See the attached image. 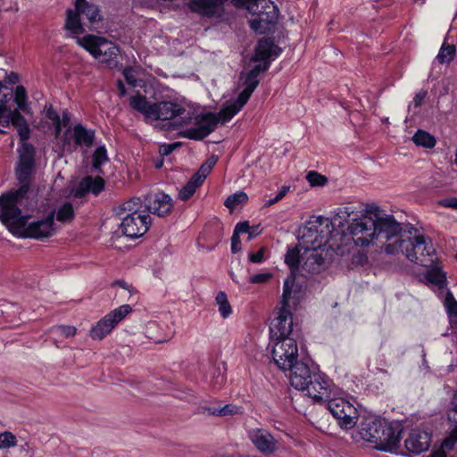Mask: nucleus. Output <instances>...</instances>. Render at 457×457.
I'll list each match as a JSON object with an SVG mask.
<instances>
[{
  "label": "nucleus",
  "instance_id": "1",
  "mask_svg": "<svg viewBox=\"0 0 457 457\" xmlns=\"http://www.w3.org/2000/svg\"><path fill=\"white\" fill-rule=\"evenodd\" d=\"M347 231L358 246L380 243L385 245L386 254L402 253L411 262L428 268L433 267L437 260L430 237L424 235L398 237L402 232L401 223L375 204L368 205L361 218H353Z\"/></svg>",
  "mask_w": 457,
  "mask_h": 457
},
{
  "label": "nucleus",
  "instance_id": "2",
  "mask_svg": "<svg viewBox=\"0 0 457 457\" xmlns=\"http://www.w3.org/2000/svg\"><path fill=\"white\" fill-rule=\"evenodd\" d=\"M19 160L15 169V176L19 187L14 192L0 196V220L6 226L20 230L30 218L29 214L22 215L18 205L28 211L37 207L39 187L35 183V147L23 142L18 148Z\"/></svg>",
  "mask_w": 457,
  "mask_h": 457
},
{
  "label": "nucleus",
  "instance_id": "3",
  "mask_svg": "<svg viewBox=\"0 0 457 457\" xmlns=\"http://www.w3.org/2000/svg\"><path fill=\"white\" fill-rule=\"evenodd\" d=\"M354 211L351 206H345L337 209V214L332 220L323 216H312L300 228L298 235L302 247H330L328 243L333 232L334 227L343 226L339 219L350 218Z\"/></svg>",
  "mask_w": 457,
  "mask_h": 457
},
{
  "label": "nucleus",
  "instance_id": "4",
  "mask_svg": "<svg viewBox=\"0 0 457 457\" xmlns=\"http://www.w3.org/2000/svg\"><path fill=\"white\" fill-rule=\"evenodd\" d=\"M361 439L373 445L382 452H395L399 448L401 438L400 426L393 427L386 420L368 417L360 424L358 431Z\"/></svg>",
  "mask_w": 457,
  "mask_h": 457
},
{
  "label": "nucleus",
  "instance_id": "5",
  "mask_svg": "<svg viewBox=\"0 0 457 457\" xmlns=\"http://www.w3.org/2000/svg\"><path fill=\"white\" fill-rule=\"evenodd\" d=\"M129 104L145 119L170 120L179 118V120L175 122L176 127L184 126L191 120V115L186 108L172 101L150 103L145 96L137 94L130 97Z\"/></svg>",
  "mask_w": 457,
  "mask_h": 457
},
{
  "label": "nucleus",
  "instance_id": "6",
  "mask_svg": "<svg viewBox=\"0 0 457 457\" xmlns=\"http://www.w3.org/2000/svg\"><path fill=\"white\" fill-rule=\"evenodd\" d=\"M232 3L256 16L249 21L250 28L256 33L264 34L278 22L279 11L271 0H232Z\"/></svg>",
  "mask_w": 457,
  "mask_h": 457
},
{
  "label": "nucleus",
  "instance_id": "7",
  "mask_svg": "<svg viewBox=\"0 0 457 457\" xmlns=\"http://www.w3.org/2000/svg\"><path fill=\"white\" fill-rule=\"evenodd\" d=\"M77 42L105 67L114 69L118 66L120 49L112 42L94 35L79 37Z\"/></svg>",
  "mask_w": 457,
  "mask_h": 457
},
{
  "label": "nucleus",
  "instance_id": "8",
  "mask_svg": "<svg viewBox=\"0 0 457 457\" xmlns=\"http://www.w3.org/2000/svg\"><path fill=\"white\" fill-rule=\"evenodd\" d=\"M328 401V409L337 420V424L343 429H351L358 422L359 414L356 407L348 400L338 397L329 398Z\"/></svg>",
  "mask_w": 457,
  "mask_h": 457
},
{
  "label": "nucleus",
  "instance_id": "9",
  "mask_svg": "<svg viewBox=\"0 0 457 457\" xmlns=\"http://www.w3.org/2000/svg\"><path fill=\"white\" fill-rule=\"evenodd\" d=\"M271 354L274 362L281 370H287L295 363L298 357V348L295 339L287 337L284 339L272 340Z\"/></svg>",
  "mask_w": 457,
  "mask_h": 457
},
{
  "label": "nucleus",
  "instance_id": "10",
  "mask_svg": "<svg viewBox=\"0 0 457 457\" xmlns=\"http://www.w3.org/2000/svg\"><path fill=\"white\" fill-rule=\"evenodd\" d=\"M131 312L132 307L129 304H123L108 312L91 328L89 331L91 338L102 340Z\"/></svg>",
  "mask_w": 457,
  "mask_h": 457
},
{
  "label": "nucleus",
  "instance_id": "11",
  "mask_svg": "<svg viewBox=\"0 0 457 457\" xmlns=\"http://www.w3.org/2000/svg\"><path fill=\"white\" fill-rule=\"evenodd\" d=\"M219 124L214 112H204L195 116V125L181 132V136L187 139L202 140L212 133Z\"/></svg>",
  "mask_w": 457,
  "mask_h": 457
},
{
  "label": "nucleus",
  "instance_id": "12",
  "mask_svg": "<svg viewBox=\"0 0 457 457\" xmlns=\"http://www.w3.org/2000/svg\"><path fill=\"white\" fill-rule=\"evenodd\" d=\"M95 140V131L87 129L82 124L75 125L72 129L65 131L62 139V148L73 152L78 147H91Z\"/></svg>",
  "mask_w": 457,
  "mask_h": 457
},
{
  "label": "nucleus",
  "instance_id": "13",
  "mask_svg": "<svg viewBox=\"0 0 457 457\" xmlns=\"http://www.w3.org/2000/svg\"><path fill=\"white\" fill-rule=\"evenodd\" d=\"M308 381L304 391L314 402H324L334 395L335 385L326 374L316 370L312 379Z\"/></svg>",
  "mask_w": 457,
  "mask_h": 457
},
{
  "label": "nucleus",
  "instance_id": "14",
  "mask_svg": "<svg viewBox=\"0 0 457 457\" xmlns=\"http://www.w3.org/2000/svg\"><path fill=\"white\" fill-rule=\"evenodd\" d=\"M55 230L54 212H51L42 220L27 222L19 231L22 237L40 240L54 236Z\"/></svg>",
  "mask_w": 457,
  "mask_h": 457
},
{
  "label": "nucleus",
  "instance_id": "15",
  "mask_svg": "<svg viewBox=\"0 0 457 457\" xmlns=\"http://www.w3.org/2000/svg\"><path fill=\"white\" fill-rule=\"evenodd\" d=\"M302 268L308 273H319L325 268V262L329 253V247H302Z\"/></svg>",
  "mask_w": 457,
  "mask_h": 457
},
{
  "label": "nucleus",
  "instance_id": "16",
  "mask_svg": "<svg viewBox=\"0 0 457 457\" xmlns=\"http://www.w3.org/2000/svg\"><path fill=\"white\" fill-rule=\"evenodd\" d=\"M228 0H187V7L204 18H221L225 13Z\"/></svg>",
  "mask_w": 457,
  "mask_h": 457
},
{
  "label": "nucleus",
  "instance_id": "17",
  "mask_svg": "<svg viewBox=\"0 0 457 457\" xmlns=\"http://www.w3.org/2000/svg\"><path fill=\"white\" fill-rule=\"evenodd\" d=\"M150 224L151 219L147 212L137 215L126 214L121 219L120 228L126 237L137 238L146 233Z\"/></svg>",
  "mask_w": 457,
  "mask_h": 457
},
{
  "label": "nucleus",
  "instance_id": "18",
  "mask_svg": "<svg viewBox=\"0 0 457 457\" xmlns=\"http://www.w3.org/2000/svg\"><path fill=\"white\" fill-rule=\"evenodd\" d=\"M144 208L145 212L164 217L171 212L172 199L162 192L149 193L144 195Z\"/></svg>",
  "mask_w": 457,
  "mask_h": 457
},
{
  "label": "nucleus",
  "instance_id": "19",
  "mask_svg": "<svg viewBox=\"0 0 457 457\" xmlns=\"http://www.w3.org/2000/svg\"><path fill=\"white\" fill-rule=\"evenodd\" d=\"M293 318L292 313L286 307H281L278 316L271 321L270 326V340L284 339L289 337L292 332Z\"/></svg>",
  "mask_w": 457,
  "mask_h": 457
},
{
  "label": "nucleus",
  "instance_id": "20",
  "mask_svg": "<svg viewBox=\"0 0 457 457\" xmlns=\"http://www.w3.org/2000/svg\"><path fill=\"white\" fill-rule=\"evenodd\" d=\"M249 439L255 448L263 455H270L277 450V441L273 436L262 428L249 431Z\"/></svg>",
  "mask_w": 457,
  "mask_h": 457
},
{
  "label": "nucleus",
  "instance_id": "21",
  "mask_svg": "<svg viewBox=\"0 0 457 457\" xmlns=\"http://www.w3.org/2000/svg\"><path fill=\"white\" fill-rule=\"evenodd\" d=\"M290 370L289 380L293 387L297 390L304 391L311 380L312 375L316 371L315 369L312 370L308 364L303 361H295L292 367L287 368Z\"/></svg>",
  "mask_w": 457,
  "mask_h": 457
},
{
  "label": "nucleus",
  "instance_id": "22",
  "mask_svg": "<svg viewBox=\"0 0 457 457\" xmlns=\"http://www.w3.org/2000/svg\"><path fill=\"white\" fill-rule=\"evenodd\" d=\"M431 435L424 430L412 429L404 441V446L409 453L420 454L428 450Z\"/></svg>",
  "mask_w": 457,
  "mask_h": 457
},
{
  "label": "nucleus",
  "instance_id": "23",
  "mask_svg": "<svg viewBox=\"0 0 457 457\" xmlns=\"http://www.w3.org/2000/svg\"><path fill=\"white\" fill-rule=\"evenodd\" d=\"M281 54V48L275 45L273 38L264 37L257 42L253 60L270 63Z\"/></svg>",
  "mask_w": 457,
  "mask_h": 457
},
{
  "label": "nucleus",
  "instance_id": "24",
  "mask_svg": "<svg viewBox=\"0 0 457 457\" xmlns=\"http://www.w3.org/2000/svg\"><path fill=\"white\" fill-rule=\"evenodd\" d=\"M104 186L105 181L101 177L87 176L79 182L73 190V195L79 198L84 197L88 193L97 195L104 189Z\"/></svg>",
  "mask_w": 457,
  "mask_h": 457
},
{
  "label": "nucleus",
  "instance_id": "25",
  "mask_svg": "<svg viewBox=\"0 0 457 457\" xmlns=\"http://www.w3.org/2000/svg\"><path fill=\"white\" fill-rule=\"evenodd\" d=\"M448 419L452 423L456 424L450 436L442 443L443 451H457V392L453 395L448 411Z\"/></svg>",
  "mask_w": 457,
  "mask_h": 457
},
{
  "label": "nucleus",
  "instance_id": "26",
  "mask_svg": "<svg viewBox=\"0 0 457 457\" xmlns=\"http://www.w3.org/2000/svg\"><path fill=\"white\" fill-rule=\"evenodd\" d=\"M302 249L297 245H289L285 254V262L290 269L292 273L298 271L300 265H302Z\"/></svg>",
  "mask_w": 457,
  "mask_h": 457
},
{
  "label": "nucleus",
  "instance_id": "27",
  "mask_svg": "<svg viewBox=\"0 0 457 457\" xmlns=\"http://www.w3.org/2000/svg\"><path fill=\"white\" fill-rule=\"evenodd\" d=\"M245 104H243V102L241 103L239 99L237 98L236 101L223 107L218 113H216L219 123H226L229 121L237 113L241 111Z\"/></svg>",
  "mask_w": 457,
  "mask_h": 457
},
{
  "label": "nucleus",
  "instance_id": "28",
  "mask_svg": "<svg viewBox=\"0 0 457 457\" xmlns=\"http://www.w3.org/2000/svg\"><path fill=\"white\" fill-rule=\"evenodd\" d=\"M259 85V79L257 77H253V75L247 73L245 80H244V86L245 88L243 91L238 95L237 98L239 101L243 104H246L253 94V92L255 90L257 86Z\"/></svg>",
  "mask_w": 457,
  "mask_h": 457
},
{
  "label": "nucleus",
  "instance_id": "29",
  "mask_svg": "<svg viewBox=\"0 0 457 457\" xmlns=\"http://www.w3.org/2000/svg\"><path fill=\"white\" fill-rule=\"evenodd\" d=\"M144 207V198L141 199L139 197H134L125 203H123L120 206V214L122 212H126V214H133L137 215L138 213H145V209H142Z\"/></svg>",
  "mask_w": 457,
  "mask_h": 457
},
{
  "label": "nucleus",
  "instance_id": "30",
  "mask_svg": "<svg viewBox=\"0 0 457 457\" xmlns=\"http://www.w3.org/2000/svg\"><path fill=\"white\" fill-rule=\"evenodd\" d=\"M80 14L79 12L74 9H69L67 11V18L65 22V28L70 30L73 34H80L83 32L84 29L81 25Z\"/></svg>",
  "mask_w": 457,
  "mask_h": 457
},
{
  "label": "nucleus",
  "instance_id": "31",
  "mask_svg": "<svg viewBox=\"0 0 457 457\" xmlns=\"http://www.w3.org/2000/svg\"><path fill=\"white\" fill-rule=\"evenodd\" d=\"M218 157L216 155H212L208 158L200 167L199 170L192 176L195 180H196L201 185L204 183L207 175L213 169L215 164L217 163Z\"/></svg>",
  "mask_w": 457,
  "mask_h": 457
},
{
  "label": "nucleus",
  "instance_id": "32",
  "mask_svg": "<svg viewBox=\"0 0 457 457\" xmlns=\"http://www.w3.org/2000/svg\"><path fill=\"white\" fill-rule=\"evenodd\" d=\"M456 47L454 45H449L445 42L441 46L439 52L436 57L441 64H449L455 57Z\"/></svg>",
  "mask_w": 457,
  "mask_h": 457
},
{
  "label": "nucleus",
  "instance_id": "33",
  "mask_svg": "<svg viewBox=\"0 0 457 457\" xmlns=\"http://www.w3.org/2000/svg\"><path fill=\"white\" fill-rule=\"evenodd\" d=\"M412 141L415 143L416 145L423 146L426 148H433L436 143V140L434 136L422 129H419L413 135Z\"/></svg>",
  "mask_w": 457,
  "mask_h": 457
},
{
  "label": "nucleus",
  "instance_id": "34",
  "mask_svg": "<svg viewBox=\"0 0 457 457\" xmlns=\"http://www.w3.org/2000/svg\"><path fill=\"white\" fill-rule=\"evenodd\" d=\"M54 212L56 220L60 222L67 223L71 222L74 219V208L69 202H65Z\"/></svg>",
  "mask_w": 457,
  "mask_h": 457
},
{
  "label": "nucleus",
  "instance_id": "35",
  "mask_svg": "<svg viewBox=\"0 0 457 457\" xmlns=\"http://www.w3.org/2000/svg\"><path fill=\"white\" fill-rule=\"evenodd\" d=\"M215 300L219 306V312L220 313V316L223 319L228 318L232 312V308L229 302L228 301V297L225 292L220 291L217 294Z\"/></svg>",
  "mask_w": 457,
  "mask_h": 457
},
{
  "label": "nucleus",
  "instance_id": "36",
  "mask_svg": "<svg viewBox=\"0 0 457 457\" xmlns=\"http://www.w3.org/2000/svg\"><path fill=\"white\" fill-rule=\"evenodd\" d=\"M426 278L428 282L443 288L446 282L445 274L438 269H430L426 273Z\"/></svg>",
  "mask_w": 457,
  "mask_h": 457
},
{
  "label": "nucleus",
  "instance_id": "37",
  "mask_svg": "<svg viewBox=\"0 0 457 457\" xmlns=\"http://www.w3.org/2000/svg\"><path fill=\"white\" fill-rule=\"evenodd\" d=\"M76 10L80 15H85L90 22H95L99 20V9L97 5L87 3L79 8H76Z\"/></svg>",
  "mask_w": 457,
  "mask_h": 457
},
{
  "label": "nucleus",
  "instance_id": "38",
  "mask_svg": "<svg viewBox=\"0 0 457 457\" xmlns=\"http://www.w3.org/2000/svg\"><path fill=\"white\" fill-rule=\"evenodd\" d=\"M108 161L107 151L106 148L103 146H98L92 156V166L95 170L99 171L101 170V166Z\"/></svg>",
  "mask_w": 457,
  "mask_h": 457
},
{
  "label": "nucleus",
  "instance_id": "39",
  "mask_svg": "<svg viewBox=\"0 0 457 457\" xmlns=\"http://www.w3.org/2000/svg\"><path fill=\"white\" fill-rule=\"evenodd\" d=\"M200 186L201 184L191 177L188 182L180 189L179 197L183 201H187L195 194L196 188Z\"/></svg>",
  "mask_w": 457,
  "mask_h": 457
},
{
  "label": "nucleus",
  "instance_id": "40",
  "mask_svg": "<svg viewBox=\"0 0 457 457\" xmlns=\"http://www.w3.org/2000/svg\"><path fill=\"white\" fill-rule=\"evenodd\" d=\"M209 412L214 416L224 417V416L234 415V414H237V413L241 412V407H238L234 404H226L221 408H212V409L210 408Z\"/></svg>",
  "mask_w": 457,
  "mask_h": 457
},
{
  "label": "nucleus",
  "instance_id": "41",
  "mask_svg": "<svg viewBox=\"0 0 457 457\" xmlns=\"http://www.w3.org/2000/svg\"><path fill=\"white\" fill-rule=\"evenodd\" d=\"M247 195L245 192H238L228 196L224 202V205L228 209H235L238 204L246 202Z\"/></svg>",
  "mask_w": 457,
  "mask_h": 457
},
{
  "label": "nucleus",
  "instance_id": "42",
  "mask_svg": "<svg viewBox=\"0 0 457 457\" xmlns=\"http://www.w3.org/2000/svg\"><path fill=\"white\" fill-rule=\"evenodd\" d=\"M50 331L63 337H71L76 335L77 328L73 326L59 325L51 328Z\"/></svg>",
  "mask_w": 457,
  "mask_h": 457
},
{
  "label": "nucleus",
  "instance_id": "43",
  "mask_svg": "<svg viewBox=\"0 0 457 457\" xmlns=\"http://www.w3.org/2000/svg\"><path fill=\"white\" fill-rule=\"evenodd\" d=\"M445 306L450 316H457V301L449 290L445 297Z\"/></svg>",
  "mask_w": 457,
  "mask_h": 457
},
{
  "label": "nucleus",
  "instance_id": "44",
  "mask_svg": "<svg viewBox=\"0 0 457 457\" xmlns=\"http://www.w3.org/2000/svg\"><path fill=\"white\" fill-rule=\"evenodd\" d=\"M17 443L16 436L11 432L0 433V449L14 446Z\"/></svg>",
  "mask_w": 457,
  "mask_h": 457
},
{
  "label": "nucleus",
  "instance_id": "45",
  "mask_svg": "<svg viewBox=\"0 0 457 457\" xmlns=\"http://www.w3.org/2000/svg\"><path fill=\"white\" fill-rule=\"evenodd\" d=\"M14 100L20 109H23L27 101V92L23 86H17L14 92Z\"/></svg>",
  "mask_w": 457,
  "mask_h": 457
},
{
  "label": "nucleus",
  "instance_id": "46",
  "mask_svg": "<svg viewBox=\"0 0 457 457\" xmlns=\"http://www.w3.org/2000/svg\"><path fill=\"white\" fill-rule=\"evenodd\" d=\"M306 179L311 186H324L328 181L325 176L320 175L316 171H310L307 174Z\"/></svg>",
  "mask_w": 457,
  "mask_h": 457
},
{
  "label": "nucleus",
  "instance_id": "47",
  "mask_svg": "<svg viewBox=\"0 0 457 457\" xmlns=\"http://www.w3.org/2000/svg\"><path fill=\"white\" fill-rule=\"evenodd\" d=\"M123 76L129 85L133 87L139 86L137 79V71L132 67H127L123 70Z\"/></svg>",
  "mask_w": 457,
  "mask_h": 457
},
{
  "label": "nucleus",
  "instance_id": "48",
  "mask_svg": "<svg viewBox=\"0 0 457 457\" xmlns=\"http://www.w3.org/2000/svg\"><path fill=\"white\" fill-rule=\"evenodd\" d=\"M270 278L271 274L270 272L258 273L252 276L249 278V282L253 284H263L266 283Z\"/></svg>",
  "mask_w": 457,
  "mask_h": 457
},
{
  "label": "nucleus",
  "instance_id": "49",
  "mask_svg": "<svg viewBox=\"0 0 457 457\" xmlns=\"http://www.w3.org/2000/svg\"><path fill=\"white\" fill-rule=\"evenodd\" d=\"M291 295L290 279L287 278L284 282L283 295H282V307H286L288 304V300Z\"/></svg>",
  "mask_w": 457,
  "mask_h": 457
},
{
  "label": "nucleus",
  "instance_id": "50",
  "mask_svg": "<svg viewBox=\"0 0 457 457\" xmlns=\"http://www.w3.org/2000/svg\"><path fill=\"white\" fill-rule=\"evenodd\" d=\"M10 109L1 101L0 102V124H8L10 120Z\"/></svg>",
  "mask_w": 457,
  "mask_h": 457
},
{
  "label": "nucleus",
  "instance_id": "51",
  "mask_svg": "<svg viewBox=\"0 0 457 457\" xmlns=\"http://www.w3.org/2000/svg\"><path fill=\"white\" fill-rule=\"evenodd\" d=\"M270 64L269 61L263 62V64H257L253 67V69L248 72L249 74L253 75V77H259L260 73L262 71H266L270 68Z\"/></svg>",
  "mask_w": 457,
  "mask_h": 457
},
{
  "label": "nucleus",
  "instance_id": "52",
  "mask_svg": "<svg viewBox=\"0 0 457 457\" xmlns=\"http://www.w3.org/2000/svg\"><path fill=\"white\" fill-rule=\"evenodd\" d=\"M265 248L262 247L257 253H249V261L253 263H262L264 261Z\"/></svg>",
  "mask_w": 457,
  "mask_h": 457
},
{
  "label": "nucleus",
  "instance_id": "53",
  "mask_svg": "<svg viewBox=\"0 0 457 457\" xmlns=\"http://www.w3.org/2000/svg\"><path fill=\"white\" fill-rule=\"evenodd\" d=\"M427 91L426 90H420L417 92L413 97L412 104L415 108H419L421 106V104L424 102V99L427 96Z\"/></svg>",
  "mask_w": 457,
  "mask_h": 457
},
{
  "label": "nucleus",
  "instance_id": "54",
  "mask_svg": "<svg viewBox=\"0 0 457 457\" xmlns=\"http://www.w3.org/2000/svg\"><path fill=\"white\" fill-rule=\"evenodd\" d=\"M249 230H250L249 222L248 221H242V222H238L236 225L233 233L237 235V236H239L240 234L249 232Z\"/></svg>",
  "mask_w": 457,
  "mask_h": 457
},
{
  "label": "nucleus",
  "instance_id": "55",
  "mask_svg": "<svg viewBox=\"0 0 457 457\" xmlns=\"http://www.w3.org/2000/svg\"><path fill=\"white\" fill-rule=\"evenodd\" d=\"M439 204L443 207L457 210V198L456 197L444 198L439 201Z\"/></svg>",
  "mask_w": 457,
  "mask_h": 457
},
{
  "label": "nucleus",
  "instance_id": "56",
  "mask_svg": "<svg viewBox=\"0 0 457 457\" xmlns=\"http://www.w3.org/2000/svg\"><path fill=\"white\" fill-rule=\"evenodd\" d=\"M178 145H179L178 143L163 144L160 146V154L162 155L167 156V155L170 154L176 149V147Z\"/></svg>",
  "mask_w": 457,
  "mask_h": 457
},
{
  "label": "nucleus",
  "instance_id": "57",
  "mask_svg": "<svg viewBox=\"0 0 457 457\" xmlns=\"http://www.w3.org/2000/svg\"><path fill=\"white\" fill-rule=\"evenodd\" d=\"M241 251V241L239 236L233 233L231 237V252L233 253H238Z\"/></svg>",
  "mask_w": 457,
  "mask_h": 457
},
{
  "label": "nucleus",
  "instance_id": "58",
  "mask_svg": "<svg viewBox=\"0 0 457 457\" xmlns=\"http://www.w3.org/2000/svg\"><path fill=\"white\" fill-rule=\"evenodd\" d=\"M29 126L24 122V125L21 126L19 129V136L21 137V140L26 141L29 137Z\"/></svg>",
  "mask_w": 457,
  "mask_h": 457
},
{
  "label": "nucleus",
  "instance_id": "59",
  "mask_svg": "<svg viewBox=\"0 0 457 457\" xmlns=\"http://www.w3.org/2000/svg\"><path fill=\"white\" fill-rule=\"evenodd\" d=\"M46 117L51 120L53 122L59 121L60 116L57 113L56 111H54L53 108H49L46 111Z\"/></svg>",
  "mask_w": 457,
  "mask_h": 457
},
{
  "label": "nucleus",
  "instance_id": "60",
  "mask_svg": "<svg viewBox=\"0 0 457 457\" xmlns=\"http://www.w3.org/2000/svg\"><path fill=\"white\" fill-rule=\"evenodd\" d=\"M114 285H117L119 286L120 287L123 288V289H126L128 290L130 294H132L134 291H135V288L129 285L126 281L124 280H116L114 282Z\"/></svg>",
  "mask_w": 457,
  "mask_h": 457
},
{
  "label": "nucleus",
  "instance_id": "61",
  "mask_svg": "<svg viewBox=\"0 0 457 457\" xmlns=\"http://www.w3.org/2000/svg\"><path fill=\"white\" fill-rule=\"evenodd\" d=\"M19 81V75L15 72H11L8 76V82L12 84H15Z\"/></svg>",
  "mask_w": 457,
  "mask_h": 457
},
{
  "label": "nucleus",
  "instance_id": "62",
  "mask_svg": "<svg viewBox=\"0 0 457 457\" xmlns=\"http://www.w3.org/2000/svg\"><path fill=\"white\" fill-rule=\"evenodd\" d=\"M280 200H281V198H280L278 195H276L273 198L269 199V200L265 203L264 206H266V207L270 206V205H272V204H274L278 203V201H280Z\"/></svg>",
  "mask_w": 457,
  "mask_h": 457
},
{
  "label": "nucleus",
  "instance_id": "63",
  "mask_svg": "<svg viewBox=\"0 0 457 457\" xmlns=\"http://www.w3.org/2000/svg\"><path fill=\"white\" fill-rule=\"evenodd\" d=\"M289 191L288 186H283L280 190L277 193V195L282 199L285 197L287 193Z\"/></svg>",
  "mask_w": 457,
  "mask_h": 457
},
{
  "label": "nucleus",
  "instance_id": "64",
  "mask_svg": "<svg viewBox=\"0 0 457 457\" xmlns=\"http://www.w3.org/2000/svg\"><path fill=\"white\" fill-rule=\"evenodd\" d=\"M225 380H226V378L223 375L219 376L216 379V382L213 384V386L220 387L224 384Z\"/></svg>",
  "mask_w": 457,
  "mask_h": 457
}]
</instances>
